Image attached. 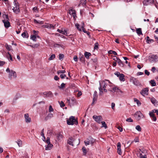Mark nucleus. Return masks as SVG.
<instances>
[{
  "label": "nucleus",
  "mask_w": 158,
  "mask_h": 158,
  "mask_svg": "<svg viewBox=\"0 0 158 158\" xmlns=\"http://www.w3.org/2000/svg\"><path fill=\"white\" fill-rule=\"evenodd\" d=\"M44 129H42L41 131V135L44 138V139H46V138H45V136H44Z\"/></svg>",
  "instance_id": "09e8293b"
},
{
  "label": "nucleus",
  "mask_w": 158,
  "mask_h": 158,
  "mask_svg": "<svg viewBox=\"0 0 158 158\" xmlns=\"http://www.w3.org/2000/svg\"><path fill=\"white\" fill-rule=\"evenodd\" d=\"M76 103V99L74 98H72L71 100V106H73Z\"/></svg>",
  "instance_id": "412c9836"
},
{
  "label": "nucleus",
  "mask_w": 158,
  "mask_h": 158,
  "mask_svg": "<svg viewBox=\"0 0 158 158\" xmlns=\"http://www.w3.org/2000/svg\"><path fill=\"white\" fill-rule=\"evenodd\" d=\"M140 94L143 96L148 95V88H143L140 92Z\"/></svg>",
  "instance_id": "1a4fd4ad"
},
{
  "label": "nucleus",
  "mask_w": 158,
  "mask_h": 158,
  "mask_svg": "<svg viewBox=\"0 0 158 158\" xmlns=\"http://www.w3.org/2000/svg\"><path fill=\"white\" fill-rule=\"evenodd\" d=\"M65 70H59L57 71V73L59 74L60 73H65Z\"/></svg>",
  "instance_id": "680f3d73"
},
{
  "label": "nucleus",
  "mask_w": 158,
  "mask_h": 158,
  "mask_svg": "<svg viewBox=\"0 0 158 158\" xmlns=\"http://www.w3.org/2000/svg\"><path fill=\"white\" fill-rule=\"evenodd\" d=\"M134 101L138 105V106H139L141 105V103L139 101V100H138V99L136 98H134Z\"/></svg>",
  "instance_id": "f704fd0d"
},
{
  "label": "nucleus",
  "mask_w": 158,
  "mask_h": 158,
  "mask_svg": "<svg viewBox=\"0 0 158 158\" xmlns=\"http://www.w3.org/2000/svg\"><path fill=\"white\" fill-rule=\"evenodd\" d=\"M150 83L152 86H154L156 85V83L155 81L153 80H151L150 81Z\"/></svg>",
  "instance_id": "2f4dec72"
},
{
  "label": "nucleus",
  "mask_w": 158,
  "mask_h": 158,
  "mask_svg": "<svg viewBox=\"0 0 158 158\" xmlns=\"http://www.w3.org/2000/svg\"><path fill=\"white\" fill-rule=\"evenodd\" d=\"M93 118L98 123H101V121L102 120V116L101 115L97 116L94 115L93 117Z\"/></svg>",
  "instance_id": "9d476101"
},
{
  "label": "nucleus",
  "mask_w": 158,
  "mask_h": 158,
  "mask_svg": "<svg viewBox=\"0 0 158 158\" xmlns=\"http://www.w3.org/2000/svg\"><path fill=\"white\" fill-rule=\"evenodd\" d=\"M143 115L142 114L140 111L136 112L134 114V116L138 120H139L141 119V117Z\"/></svg>",
  "instance_id": "9b49d317"
},
{
  "label": "nucleus",
  "mask_w": 158,
  "mask_h": 158,
  "mask_svg": "<svg viewBox=\"0 0 158 158\" xmlns=\"http://www.w3.org/2000/svg\"><path fill=\"white\" fill-rule=\"evenodd\" d=\"M93 97V102L92 103V105H94V104L95 102H96L97 100L98 95L97 92L96 91L94 92Z\"/></svg>",
  "instance_id": "2eb2a0df"
},
{
  "label": "nucleus",
  "mask_w": 158,
  "mask_h": 158,
  "mask_svg": "<svg viewBox=\"0 0 158 158\" xmlns=\"http://www.w3.org/2000/svg\"><path fill=\"white\" fill-rule=\"evenodd\" d=\"M34 22L35 23L37 24H42L43 23V22L42 21H39V22L35 19L34 20Z\"/></svg>",
  "instance_id": "a19ab883"
},
{
  "label": "nucleus",
  "mask_w": 158,
  "mask_h": 158,
  "mask_svg": "<svg viewBox=\"0 0 158 158\" xmlns=\"http://www.w3.org/2000/svg\"><path fill=\"white\" fill-rule=\"evenodd\" d=\"M21 35L23 38H27L28 37V34L26 32H24Z\"/></svg>",
  "instance_id": "7c9ffc66"
},
{
  "label": "nucleus",
  "mask_w": 158,
  "mask_h": 158,
  "mask_svg": "<svg viewBox=\"0 0 158 158\" xmlns=\"http://www.w3.org/2000/svg\"><path fill=\"white\" fill-rule=\"evenodd\" d=\"M136 31L138 35H143L141 29V28H139L136 29Z\"/></svg>",
  "instance_id": "bb28decb"
},
{
  "label": "nucleus",
  "mask_w": 158,
  "mask_h": 158,
  "mask_svg": "<svg viewBox=\"0 0 158 158\" xmlns=\"http://www.w3.org/2000/svg\"><path fill=\"white\" fill-rule=\"evenodd\" d=\"M25 121L27 123H30L31 121V118L29 117L28 114H24Z\"/></svg>",
  "instance_id": "f3484780"
},
{
  "label": "nucleus",
  "mask_w": 158,
  "mask_h": 158,
  "mask_svg": "<svg viewBox=\"0 0 158 158\" xmlns=\"http://www.w3.org/2000/svg\"><path fill=\"white\" fill-rule=\"evenodd\" d=\"M154 2V0H144L143 2V4L144 6L152 4Z\"/></svg>",
  "instance_id": "ddd939ff"
},
{
  "label": "nucleus",
  "mask_w": 158,
  "mask_h": 158,
  "mask_svg": "<svg viewBox=\"0 0 158 158\" xmlns=\"http://www.w3.org/2000/svg\"><path fill=\"white\" fill-rule=\"evenodd\" d=\"M151 101L152 102L153 104H155V103L156 102V99L154 98H152L151 100Z\"/></svg>",
  "instance_id": "6e6d98bb"
},
{
  "label": "nucleus",
  "mask_w": 158,
  "mask_h": 158,
  "mask_svg": "<svg viewBox=\"0 0 158 158\" xmlns=\"http://www.w3.org/2000/svg\"><path fill=\"white\" fill-rule=\"evenodd\" d=\"M140 158H147V156L146 154H144V156L141 153H140L139 155Z\"/></svg>",
  "instance_id": "49530a36"
},
{
  "label": "nucleus",
  "mask_w": 158,
  "mask_h": 158,
  "mask_svg": "<svg viewBox=\"0 0 158 158\" xmlns=\"http://www.w3.org/2000/svg\"><path fill=\"white\" fill-rule=\"evenodd\" d=\"M152 118V120H153L154 121H156L157 119L156 118L155 116H154L152 117H151Z\"/></svg>",
  "instance_id": "338daca9"
},
{
  "label": "nucleus",
  "mask_w": 158,
  "mask_h": 158,
  "mask_svg": "<svg viewBox=\"0 0 158 158\" xmlns=\"http://www.w3.org/2000/svg\"><path fill=\"white\" fill-rule=\"evenodd\" d=\"M66 122L67 124L69 125H73L74 124L77 125L78 124L77 119L73 116H70L69 119L67 120Z\"/></svg>",
  "instance_id": "f03ea898"
},
{
  "label": "nucleus",
  "mask_w": 158,
  "mask_h": 158,
  "mask_svg": "<svg viewBox=\"0 0 158 158\" xmlns=\"http://www.w3.org/2000/svg\"><path fill=\"white\" fill-rule=\"evenodd\" d=\"M108 53L109 54H113L114 55H117V54L116 53V52H115V51H113V50H111L109 51L108 52Z\"/></svg>",
  "instance_id": "e433bc0d"
},
{
  "label": "nucleus",
  "mask_w": 158,
  "mask_h": 158,
  "mask_svg": "<svg viewBox=\"0 0 158 158\" xmlns=\"http://www.w3.org/2000/svg\"><path fill=\"white\" fill-rule=\"evenodd\" d=\"M84 143H85V145L86 146H87V145L89 144L90 143V141L85 140L84 141Z\"/></svg>",
  "instance_id": "bf43d9fd"
},
{
  "label": "nucleus",
  "mask_w": 158,
  "mask_h": 158,
  "mask_svg": "<svg viewBox=\"0 0 158 158\" xmlns=\"http://www.w3.org/2000/svg\"><path fill=\"white\" fill-rule=\"evenodd\" d=\"M124 77L125 76L123 74L121 73L119 77V80L121 81H125Z\"/></svg>",
  "instance_id": "4be33fe9"
},
{
  "label": "nucleus",
  "mask_w": 158,
  "mask_h": 158,
  "mask_svg": "<svg viewBox=\"0 0 158 158\" xmlns=\"http://www.w3.org/2000/svg\"><path fill=\"white\" fill-rule=\"evenodd\" d=\"M130 81L136 86H141V84L138 80L133 77H131L130 78Z\"/></svg>",
  "instance_id": "7ed1b4c3"
},
{
  "label": "nucleus",
  "mask_w": 158,
  "mask_h": 158,
  "mask_svg": "<svg viewBox=\"0 0 158 158\" xmlns=\"http://www.w3.org/2000/svg\"><path fill=\"white\" fill-rule=\"evenodd\" d=\"M80 59L81 62H83L85 61V58L83 56L80 58Z\"/></svg>",
  "instance_id": "864d4df0"
},
{
  "label": "nucleus",
  "mask_w": 158,
  "mask_h": 158,
  "mask_svg": "<svg viewBox=\"0 0 158 158\" xmlns=\"http://www.w3.org/2000/svg\"><path fill=\"white\" fill-rule=\"evenodd\" d=\"M126 121L128 122H133V120L131 119V118H129L126 119Z\"/></svg>",
  "instance_id": "13d9d810"
},
{
  "label": "nucleus",
  "mask_w": 158,
  "mask_h": 158,
  "mask_svg": "<svg viewBox=\"0 0 158 158\" xmlns=\"http://www.w3.org/2000/svg\"><path fill=\"white\" fill-rule=\"evenodd\" d=\"M82 150L83 152V155H85L87 153V152L86 149L84 147H83L82 148Z\"/></svg>",
  "instance_id": "72a5a7b5"
},
{
  "label": "nucleus",
  "mask_w": 158,
  "mask_h": 158,
  "mask_svg": "<svg viewBox=\"0 0 158 158\" xmlns=\"http://www.w3.org/2000/svg\"><path fill=\"white\" fill-rule=\"evenodd\" d=\"M148 60L151 62L157 61H158V56L156 55L149 56L148 57Z\"/></svg>",
  "instance_id": "39448f33"
},
{
  "label": "nucleus",
  "mask_w": 158,
  "mask_h": 158,
  "mask_svg": "<svg viewBox=\"0 0 158 158\" xmlns=\"http://www.w3.org/2000/svg\"><path fill=\"white\" fill-rule=\"evenodd\" d=\"M31 39L35 41H36V36L35 35H31Z\"/></svg>",
  "instance_id": "c756f323"
},
{
  "label": "nucleus",
  "mask_w": 158,
  "mask_h": 158,
  "mask_svg": "<svg viewBox=\"0 0 158 158\" xmlns=\"http://www.w3.org/2000/svg\"><path fill=\"white\" fill-rule=\"evenodd\" d=\"M55 57V55L54 54L52 55L48 59L49 60H51L54 59Z\"/></svg>",
  "instance_id": "c03bdc74"
},
{
  "label": "nucleus",
  "mask_w": 158,
  "mask_h": 158,
  "mask_svg": "<svg viewBox=\"0 0 158 158\" xmlns=\"http://www.w3.org/2000/svg\"><path fill=\"white\" fill-rule=\"evenodd\" d=\"M79 143V141L78 143H76L75 139L72 137H70L67 141V143L70 145H72V146H73V143L77 145H78Z\"/></svg>",
  "instance_id": "423d86ee"
},
{
  "label": "nucleus",
  "mask_w": 158,
  "mask_h": 158,
  "mask_svg": "<svg viewBox=\"0 0 158 158\" xmlns=\"http://www.w3.org/2000/svg\"><path fill=\"white\" fill-rule=\"evenodd\" d=\"M6 19V20L5 19H3L2 20V21L4 23V26L6 28H7L10 27V23L8 21L9 19V18L7 15H5Z\"/></svg>",
  "instance_id": "20e7f679"
},
{
  "label": "nucleus",
  "mask_w": 158,
  "mask_h": 158,
  "mask_svg": "<svg viewBox=\"0 0 158 158\" xmlns=\"http://www.w3.org/2000/svg\"><path fill=\"white\" fill-rule=\"evenodd\" d=\"M53 117V115L52 113H49V114L48 115L46 116L45 118V120L46 121H47L48 119H50L52 118Z\"/></svg>",
  "instance_id": "6ab92c4d"
},
{
  "label": "nucleus",
  "mask_w": 158,
  "mask_h": 158,
  "mask_svg": "<svg viewBox=\"0 0 158 158\" xmlns=\"http://www.w3.org/2000/svg\"><path fill=\"white\" fill-rule=\"evenodd\" d=\"M101 123H102V127H104L105 128H107V125L104 121H102V122H101Z\"/></svg>",
  "instance_id": "a18cd8bd"
},
{
  "label": "nucleus",
  "mask_w": 158,
  "mask_h": 158,
  "mask_svg": "<svg viewBox=\"0 0 158 158\" xmlns=\"http://www.w3.org/2000/svg\"><path fill=\"white\" fill-rule=\"evenodd\" d=\"M46 142L48 144L50 143V138L49 137L47 138Z\"/></svg>",
  "instance_id": "774afa93"
},
{
  "label": "nucleus",
  "mask_w": 158,
  "mask_h": 158,
  "mask_svg": "<svg viewBox=\"0 0 158 158\" xmlns=\"http://www.w3.org/2000/svg\"><path fill=\"white\" fill-rule=\"evenodd\" d=\"M5 46L6 49L8 51H10L11 50L12 48L11 46L8 45L7 44H6L5 45Z\"/></svg>",
  "instance_id": "58836bf2"
},
{
  "label": "nucleus",
  "mask_w": 158,
  "mask_h": 158,
  "mask_svg": "<svg viewBox=\"0 0 158 158\" xmlns=\"http://www.w3.org/2000/svg\"><path fill=\"white\" fill-rule=\"evenodd\" d=\"M107 83L106 82L104 81H102L101 82H99L100 86L99 88L100 91V93H103V91L102 90H104V91L105 92H107V89H106Z\"/></svg>",
  "instance_id": "f257e3e1"
},
{
  "label": "nucleus",
  "mask_w": 158,
  "mask_h": 158,
  "mask_svg": "<svg viewBox=\"0 0 158 158\" xmlns=\"http://www.w3.org/2000/svg\"><path fill=\"white\" fill-rule=\"evenodd\" d=\"M91 54L89 52H85L84 53V56L87 59L89 58V57L91 56Z\"/></svg>",
  "instance_id": "b1692460"
},
{
  "label": "nucleus",
  "mask_w": 158,
  "mask_h": 158,
  "mask_svg": "<svg viewBox=\"0 0 158 158\" xmlns=\"http://www.w3.org/2000/svg\"><path fill=\"white\" fill-rule=\"evenodd\" d=\"M138 152L139 153H141L142 154V153H144L145 154L147 152V151L146 150H144V149H139Z\"/></svg>",
  "instance_id": "473e14b6"
},
{
  "label": "nucleus",
  "mask_w": 158,
  "mask_h": 158,
  "mask_svg": "<svg viewBox=\"0 0 158 158\" xmlns=\"http://www.w3.org/2000/svg\"><path fill=\"white\" fill-rule=\"evenodd\" d=\"M40 46V44H35L32 45H31L30 46L34 48H37Z\"/></svg>",
  "instance_id": "79ce46f5"
},
{
  "label": "nucleus",
  "mask_w": 158,
  "mask_h": 158,
  "mask_svg": "<svg viewBox=\"0 0 158 158\" xmlns=\"http://www.w3.org/2000/svg\"><path fill=\"white\" fill-rule=\"evenodd\" d=\"M136 129L139 131H141V128L139 125H137L135 127Z\"/></svg>",
  "instance_id": "de8ad7c7"
},
{
  "label": "nucleus",
  "mask_w": 158,
  "mask_h": 158,
  "mask_svg": "<svg viewBox=\"0 0 158 158\" xmlns=\"http://www.w3.org/2000/svg\"><path fill=\"white\" fill-rule=\"evenodd\" d=\"M121 144L120 142H118L117 144V151L118 154L121 155L122 154V152L121 148Z\"/></svg>",
  "instance_id": "dca6fc26"
},
{
  "label": "nucleus",
  "mask_w": 158,
  "mask_h": 158,
  "mask_svg": "<svg viewBox=\"0 0 158 158\" xmlns=\"http://www.w3.org/2000/svg\"><path fill=\"white\" fill-rule=\"evenodd\" d=\"M99 44L98 42L94 44V49H98V48Z\"/></svg>",
  "instance_id": "37998d69"
},
{
  "label": "nucleus",
  "mask_w": 158,
  "mask_h": 158,
  "mask_svg": "<svg viewBox=\"0 0 158 158\" xmlns=\"http://www.w3.org/2000/svg\"><path fill=\"white\" fill-rule=\"evenodd\" d=\"M16 142L17 143L19 147H21L22 146V141L20 139H18L17 141H16Z\"/></svg>",
  "instance_id": "c85d7f7f"
},
{
  "label": "nucleus",
  "mask_w": 158,
  "mask_h": 158,
  "mask_svg": "<svg viewBox=\"0 0 158 158\" xmlns=\"http://www.w3.org/2000/svg\"><path fill=\"white\" fill-rule=\"evenodd\" d=\"M69 14L71 15H72L74 19H75L77 17L76 15V11L74 10L73 8H72L69 11Z\"/></svg>",
  "instance_id": "4468645a"
},
{
  "label": "nucleus",
  "mask_w": 158,
  "mask_h": 158,
  "mask_svg": "<svg viewBox=\"0 0 158 158\" xmlns=\"http://www.w3.org/2000/svg\"><path fill=\"white\" fill-rule=\"evenodd\" d=\"M86 0H81L80 2V5H82L83 6L85 7L86 6Z\"/></svg>",
  "instance_id": "a878e982"
},
{
  "label": "nucleus",
  "mask_w": 158,
  "mask_h": 158,
  "mask_svg": "<svg viewBox=\"0 0 158 158\" xmlns=\"http://www.w3.org/2000/svg\"><path fill=\"white\" fill-rule=\"evenodd\" d=\"M75 26H76V27L77 28V29H78V30L79 31H81V28L79 27L80 25L78 24L77 23V24H76L75 25Z\"/></svg>",
  "instance_id": "052dcab7"
},
{
  "label": "nucleus",
  "mask_w": 158,
  "mask_h": 158,
  "mask_svg": "<svg viewBox=\"0 0 158 158\" xmlns=\"http://www.w3.org/2000/svg\"><path fill=\"white\" fill-rule=\"evenodd\" d=\"M82 26H81V28H82L83 31L85 33L87 32V31H86L85 29L84 28L85 26L84 23L83 22H82Z\"/></svg>",
  "instance_id": "ea45409f"
},
{
  "label": "nucleus",
  "mask_w": 158,
  "mask_h": 158,
  "mask_svg": "<svg viewBox=\"0 0 158 158\" xmlns=\"http://www.w3.org/2000/svg\"><path fill=\"white\" fill-rule=\"evenodd\" d=\"M64 57V54H60L59 55V59L60 60H61Z\"/></svg>",
  "instance_id": "5fc2aeb1"
},
{
  "label": "nucleus",
  "mask_w": 158,
  "mask_h": 158,
  "mask_svg": "<svg viewBox=\"0 0 158 158\" xmlns=\"http://www.w3.org/2000/svg\"><path fill=\"white\" fill-rule=\"evenodd\" d=\"M65 84L62 83L60 86H58L59 89H63L64 87H65Z\"/></svg>",
  "instance_id": "4c0bfd02"
},
{
  "label": "nucleus",
  "mask_w": 158,
  "mask_h": 158,
  "mask_svg": "<svg viewBox=\"0 0 158 158\" xmlns=\"http://www.w3.org/2000/svg\"><path fill=\"white\" fill-rule=\"evenodd\" d=\"M110 91H111L113 93L116 92L118 94L119 93L122 92L120 89L116 86L114 87L111 88V90H110Z\"/></svg>",
  "instance_id": "f8f14e48"
},
{
  "label": "nucleus",
  "mask_w": 158,
  "mask_h": 158,
  "mask_svg": "<svg viewBox=\"0 0 158 158\" xmlns=\"http://www.w3.org/2000/svg\"><path fill=\"white\" fill-rule=\"evenodd\" d=\"M105 81H107L109 82V83H107V84L106 89H107V90L110 91V90H111V86L110 85L111 83L108 80H105Z\"/></svg>",
  "instance_id": "a211bd4d"
},
{
  "label": "nucleus",
  "mask_w": 158,
  "mask_h": 158,
  "mask_svg": "<svg viewBox=\"0 0 158 158\" xmlns=\"http://www.w3.org/2000/svg\"><path fill=\"white\" fill-rule=\"evenodd\" d=\"M44 94L47 97H51L52 95V93L51 91L45 92L44 93Z\"/></svg>",
  "instance_id": "393cba45"
},
{
  "label": "nucleus",
  "mask_w": 158,
  "mask_h": 158,
  "mask_svg": "<svg viewBox=\"0 0 158 158\" xmlns=\"http://www.w3.org/2000/svg\"><path fill=\"white\" fill-rule=\"evenodd\" d=\"M146 38H147L146 42L148 44H150L151 43H152V42H154V40H153L149 39V38L148 36H147L146 37Z\"/></svg>",
  "instance_id": "cd10ccee"
},
{
  "label": "nucleus",
  "mask_w": 158,
  "mask_h": 158,
  "mask_svg": "<svg viewBox=\"0 0 158 158\" xmlns=\"http://www.w3.org/2000/svg\"><path fill=\"white\" fill-rule=\"evenodd\" d=\"M53 146V145L50 143L48 144L47 145L45 146L46 150H50Z\"/></svg>",
  "instance_id": "aec40b11"
},
{
  "label": "nucleus",
  "mask_w": 158,
  "mask_h": 158,
  "mask_svg": "<svg viewBox=\"0 0 158 158\" xmlns=\"http://www.w3.org/2000/svg\"><path fill=\"white\" fill-rule=\"evenodd\" d=\"M59 102V103L60 106L61 107H63L65 106V104L63 101H61L60 102Z\"/></svg>",
  "instance_id": "8fccbe9b"
},
{
  "label": "nucleus",
  "mask_w": 158,
  "mask_h": 158,
  "mask_svg": "<svg viewBox=\"0 0 158 158\" xmlns=\"http://www.w3.org/2000/svg\"><path fill=\"white\" fill-rule=\"evenodd\" d=\"M57 31L59 32L60 33H61L62 34H65V32H64V31L62 30H60V29H58L57 30Z\"/></svg>",
  "instance_id": "3c124183"
},
{
  "label": "nucleus",
  "mask_w": 158,
  "mask_h": 158,
  "mask_svg": "<svg viewBox=\"0 0 158 158\" xmlns=\"http://www.w3.org/2000/svg\"><path fill=\"white\" fill-rule=\"evenodd\" d=\"M117 62L118 63V64L121 67L123 66V64L122 61L120 59H118V60Z\"/></svg>",
  "instance_id": "c9c22d12"
},
{
  "label": "nucleus",
  "mask_w": 158,
  "mask_h": 158,
  "mask_svg": "<svg viewBox=\"0 0 158 158\" xmlns=\"http://www.w3.org/2000/svg\"><path fill=\"white\" fill-rule=\"evenodd\" d=\"M54 110L53 109L52 107V106L50 105L49 106V111L50 112H51L53 111Z\"/></svg>",
  "instance_id": "4d7b16f0"
},
{
  "label": "nucleus",
  "mask_w": 158,
  "mask_h": 158,
  "mask_svg": "<svg viewBox=\"0 0 158 158\" xmlns=\"http://www.w3.org/2000/svg\"><path fill=\"white\" fill-rule=\"evenodd\" d=\"M12 73H13V76L14 77V78H16L17 77V74L13 70H11Z\"/></svg>",
  "instance_id": "603ef678"
},
{
  "label": "nucleus",
  "mask_w": 158,
  "mask_h": 158,
  "mask_svg": "<svg viewBox=\"0 0 158 158\" xmlns=\"http://www.w3.org/2000/svg\"><path fill=\"white\" fill-rule=\"evenodd\" d=\"M145 74L148 76H149L150 74V72H148L147 70H145L144 71Z\"/></svg>",
  "instance_id": "e2e57ef3"
},
{
  "label": "nucleus",
  "mask_w": 158,
  "mask_h": 158,
  "mask_svg": "<svg viewBox=\"0 0 158 158\" xmlns=\"http://www.w3.org/2000/svg\"><path fill=\"white\" fill-rule=\"evenodd\" d=\"M66 77L65 74H61L60 75V78L63 79L64 78Z\"/></svg>",
  "instance_id": "0e129e2a"
},
{
  "label": "nucleus",
  "mask_w": 158,
  "mask_h": 158,
  "mask_svg": "<svg viewBox=\"0 0 158 158\" xmlns=\"http://www.w3.org/2000/svg\"><path fill=\"white\" fill-rule=\"evenodd\" d=\"M149 114L151 117H152L155 115V114L151 111L149 112Z\"/></svg>",
  "instance_id": "69168bd1"
},
{
  "label": "nucleus",
  "mask_w": 158,
  "mask_h": 158,
  "mask_svg": "<svg viewBox=\"0 0 158 158\" xmlns=\"http://www.w3.org/2000/svg\"><path fill=\"white\" fill-rule=\"evenodd\" d=\"M63 135L60 132L59 133L57 134L56 138L58 140H60L62 138Z\"/></svg>",
  "instance_id": "5701e85b"
},
{
  "label": "nucleus",
  "mask_w": 158,
  "mask_h": 158,
  "mask_svg": "<svg viewBox=\"0 0 158 158\" xmlns=\"http://www.w3.org/2000/svg\"><path fill=\"white\" fill-rule=\"evenodd\" d=\"M18 155L20 158H28L27 154L25 151H20Z\"/></svg>",
  "instance_id": "6e6552de"
},
{
  "label": "nucleus",
  "mask_w": 158,
  "mask_h": 158,
  "mask_svg": "<svg viewBox=\"0 0 158 158\" xmlns=\"http://www.w3.org/2000/svg\"><path fill=\"white\" fill-rule=\"evenodd\" d=\"M14 3L15 4V7H14L12 9L15 13L16 14H18L20 11L19 6L18 5V3L17 2L16 3L15 1Z\"/></svg>",
  "instance_id": "0eeeda50"
}]
</instances>
